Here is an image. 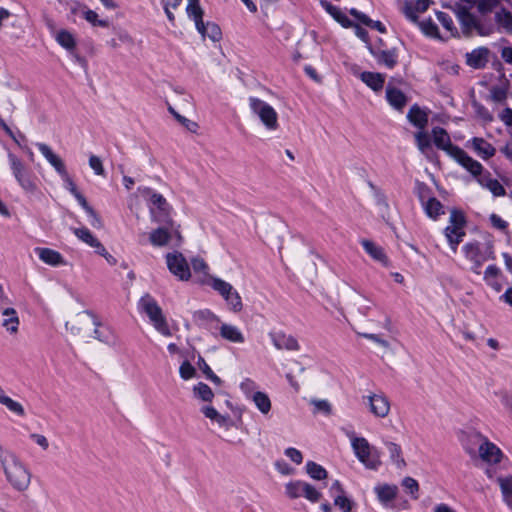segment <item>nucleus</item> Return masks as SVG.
I'll return each mask as SVG.
<instances>
[{
	"instance_id": "f257e3e1",
	"label": "nucleus",
	"mask_w": 512,
	"mask_h": 512,
	"mask_svg": "<svg viewBox=\"0 0 512 512\" xmlns=\"http://www.w3.org/2000/svg\"><path fill=\"white\" fill-rule=\"evenodd\" d=\"M0 463L9 484L18 492L28 489L31 473L15 453L0 446Z\"/></svg>"
},
{
	"instance_id": "f03ea898",
	"label": "nucleus",
	"mask_w": 512,
	"mask_h": 512,
	"mask_svg": "<svg viewBox=\"0 0 512 512\" xmlns=\"http://www.w3.org/2000/svg\"><path fill=\"white\" fill-rule=\"evenodd\" d=\"M138 309L147 315L157 332L165 337L172 335L163 310L152 295L145 293L138 302Z\"/></svg>"
},
{
	"instance_id": "7ed1b4c3",
	"label": "nucleus",
	"mask_w": 512,
	"mask_h": 512,
	"mask_svg": "<svg viewBox=\"0 0 512 512\" xmlns=\"http://www.w3.org/2000/svg\"><path fill=\"white\" fill-rule=\"evenodd\" d=\"M150 194V214L153 222L174 227V221L171 216L172 207L169 205L163 195L153 192L150 188L146 189Z\"/></svg>"
},
{
	"instance_id": "20e7f679",
	"label": "nucleus",
	"mask_w": 512,
	"mask_h": 512,
	"mask_svg": "<svg viewBox=\"0 0 512 512\" xmlns=\"http://www.w3.org/2000/svg\"><path fill=\"white\" fill-rule=\"evenodd\" d=\"M457 19L461 26V31L465 36H470L475 30L480 35H488L491 32V27H485L472 13L469 7H465L460 3H455L453 7Z\"/></svg>"
},
{
	"instance_id": "39448f33",
	"label": "nucleus",
	"mask_w": 512,
	"mask_h": 512,
	"mask_svg": "<svg viewBox=\"0 0 512 512\" xmlns=\"http://www.w3.org/2000/svg\"><path fill=\"white\" fill-rule=\"evenodd\" d=\"M341 301L348 308L355 309L362 315H367L374 306L373 301L358 293L347 283H342L339 287Z\"/></svg>"
},
{
	"instance_id": "423d86ee",
	"label": "nucleus",
	"mask_w": 512,
	"mask_h": 512,
	"mask_svg": "<svg viewBox=\"0 0 512 512\" xmlns=\"http://www.w3.org/2000/svg\"><path fill=\"white\" fill-rule=\"evenodd\" d=\"M351 445L358 460L369 469H377L381 464L379 452L363 437H353Z\"/></svg>"
},
{
	"instance_id": "0eeeda50",
	"label": "nucleus",
	"mask_w": 512,
	"mask_h": 512,
	"mask_svg": "<svg viewBox=\"0 0 512 512\" xmlns=\"http://www.w3.org/2000/svg\"><path fill=\"white\" fill-rule=\"evenodd\" d=\"M8 160L12 173L23 190L34 193L37 190L32 172L13 153H8Z\"/></svg>"
},
{
	"instance_id": "6e6552de",
	"label": "nucleus",
	"mask_w": 512,
	"mask_h": 512,
	"mask_svg": "<svg viewBox=\"0 0 512 512\" xmlns=\"http://www.w3.org/2000/svg\"><path fill=\"white\" fill-rule=\"evenodd\" d=\"M249 106L251 111L259 117L268 130H275L278 127V115L274 108L263 100L250 97Z\"/></svg>"
},
{
	"instance_id": "1a4fd4ad",
	"label": "nucleus",
	"mask_w": 512,
	"mask_h": 512,
	"mask_svg": "<svg viewBox=\"0 0 512 512\" xmlns=\"http://www.w3.org/2000/svg\"><path fill=\"white\" fill-rule=\"evenodd\" d=\"M465 224L466 219L464 214L459 210H452L450 214V225L445 228L444 232L453 251H456L457 245L462 241L465 235Z\"/></svg>"
},
{
	"instance_id": "9d476101",
	"label": "nucleus",
	"mask_w": 512,
	"mask_h": 512,
	"mask_svg": "<svg viewBox=\"0 0 512 512\" xmlns=\"http://www.w3.org/2000/svg\"><path fill=\"white\" fill-rule=\"evenodd\" d=\"M166 262L169 271L180 280H188L190 278L189 265L181 253H168L166 255Z\"/></svg>"
},
{
	"instance_id": "9b49d317",
	"label": "nucleus",
	"mask_w": 512,
	"mask_h": 512,
	"mask_svg": "<svg viewBox=\"0 0 512 512\" xmlns=\"http://www.w3.org/2000/svg\"><path fill=\"white\" fill-rule=\"evenodd\" d=\"M405 16L413 23H416L421 31L428 37L440 39V34L436 23L432 19L419 21L417 14L412 10L411 4L406 3L403 8Z\"/></svg>"
},
{
	"instance_id": "f8f14e48",
	"label": "nucleus",
	"mask_w": 512,
	"mask_h": 512,
	"mask_svg": "<svg viewBox=\"0 0 512 512\" xmlns=\"http://www.w3.org/2000/svg\"><path fill=\"white\" fill-rule=\"evenodd\" d=\"M433 142L435 146L445 151L449 156L453 157L456 154V151L460 149V147L453 145L447 131L442 127H434L432 129Z\"/></svg>"
},
{
	"instance_id": "ddd939ff",
	"label": "nucleus",
	"mask_w": 512,
	"mask_h": 512,
	"mask_svg": "<svg viewBox=\"0 0 512 512\" xmlns=\"http://www.w3.org/2000/svg\"><path fill=\"white\" fill-rule=\"evenodd\" d=\"M370 412L380 418H384L390 411V402L383 394H372L366 397Z\"/></svg>"
},
{
	"instance_id": "4468645a",
	"label": "nucleus",
	"mask_w": 512,
	"mask_h": 512,
	"mask_svg": "<svg viewBox=\"0 0 512 512\" xmlns=\"http://www.w3.org/2000/svg\"><path fill=\"white\" fill-rule=\"evenodd\" d=\"M453 158L477 179L483 176V166L480 162L470 157L463 149L456 151Z\"/></svg>"
},
{
	"instance_id": "2eb2a0df",
	"label": "nucleus",
	"mask_w": 512,
	"mask_h": 512,
	"mask_svg": "<svg viewBox=\"0 0 512 512\" xmlns=\"http://www.w3.org/2000/svg\"><path fill=\"white\" fill-rule=\"evenodd\" d=\"M466 147L471 148L483 160L490 159L496 153L495 147L481 137H473L466 143Z\"/></svg>"
},
{
	"instance_id": "dca6fc26",
	"label": "nucleus",
	"mask_w": 512,
	"mask_h": 512,
	"mask_svg": "<svg viewBox=\"0 0 512 512\" xmlns=\"http://www.w3.org/2000/svg\"><path fill=\"white\" fill-rule=\"evenodd\" d=\"M367 48L379 64H383L389 69H392L396 66L398 62V54L395 48L389 50L375 49L369 43Z\"/></svg>"
},
{
	"instance_id": "f3484780",
	"label": "nucleus",
	"mask_w": 512,
	"mask_h": 512,
	"mask_svg": "<svg viewBox=\"0 0 512 512\" xmlns=\"http://www.w3.org/2000/svg\"><path fill=\"white\" fill-rule=\"evenodd\" d=\"M478 455L484 462L489 464L499 463L503 456L502 451L486 437L479 447Z\"/></svg>"
},
{
	"instance_id": "a211bd4d",
	"label": "nucleus",
	"mask_w": 512,
	"mask_h": 512,
	"mask_svg": "<svg viewBox=\"0 0 512 512\" xmlns=\"http://www.w3.org/2000/svg\"><path fill=\"white\" fill-rule=\"evenodd\" d=\"M37 147L49 164L56 170L60 177H65L68 172L63 160L56 155L51 148L44 143H38Z\"/></svg>"
},
{
	"instance_id": "6ab92c4d",
	"label": "nucleus",
	"mask_w": 512,
	"mask_h": 512,
	"mask_svg": "<svg viewBox=\"0 0 512 512\" xmlns=\"http://www.w3.org/2000/svg\"><path fill=\"white\" fill-rule=\"evenodd\" d=\"M271 340L276 349H286L289 351H298L300 349L297 339L292 335H286L283 332L270 333Z\"/></svg>"
},
{
	"instance_id": "aec40b11",
	"label": "nucleus",
	"mask_w": 512,
	"mask_h": 512,
	"mask_svg": "<svg viewBox=\"0 0 512 512\" xmlns=\"http://www.w3.org/2000/svg\"><path fill=\"white\" fill-rule=\"evenodd\" d=\"M485 440V436L477 431H470L466 433L462 439V445L465 451L470 455L471 458H475L479 451L480 445Z\"/></svg>"
},
{
	"instance_id": "412c9836",
	"label": "nucleus",
	"mask_w": 512,
	"mask_h": 512,
	"mask_svg": "<svg viewBox=\"0 0 512 512\" xmlns=\"http://www.w3.org/2000/svg\"><path fill=\"white\" fill-rule=\"evenodd\" d=\"M2 316L1 326L10 334L18 332L20 320L17 311L11 306L0 311Z\"/></svg>"
},
{
	"instance_id": "4be33fe9",
	"label": "nucleus",
	"mask_w": 512,
	"mask_h": 512,
	"mask_svg": "<svg viewBox=\"0 0 512 512\" xmlns=\"http://www.w3.org/2000/svg\"><path fill=\"white\" fill-rule=\"evenodd\" d=\"M489 49L479 47L466 54V64L474 69L484 68L488 62Z\"/></svg>"
},
{
	"instance_id": "5701e85b",
	"label": "nucleus",
	"mask_w": 512,
	"mask_h": 512,
	"mask_svg": "<svg viewBox=\"0 0 512 512\" xmlns=\"http://www.w3.org/2000/svg\"><path fill=\"white\" fill-rule=\"evenodd\" d=\"M34 251L39 259L47 265L59 266L66 264L63 256L56 250L46 247H36Z\"/></svg>"
},
{
	"instance_id": "b1692460",
	"label": "nucleus",
	"mask_w": 512,
	"mask_h": 512,
	"mask_svg": "<svg viewBox=\"0 0 512 512\" xmlns=\"http://www.w3.org/2000/svg\"><path fill=\"white\" fill-rule=\"evenodd\" d=\"M173 228L174 227L162 225L161 227L154 229L149 235L150 243L156 247L167 245L172 237L170 230H174Z\"/></svg>"
},
{
	"instance_id": "393cba45",
	"label": "nucleus",
	"mask_w": 512,
	"mask_h": 512,
	"mask_svg": "<svg viewBox=\"0 0 512 512\" xmlns=\"http://www.w3.org/2000/svg\"><path fill=\"white\" fill-rule=\"evenodd\" d=\"M363 249L369 254L375 261L380 262L384 266L389 265V260L384 252V249L376 245L373 241L368 239L361 240Z\"/></svg>"
},
{
	"instance_id": "a878e982",
	"label": "nucleus",
	"mask_w": 512,
	"mask_h": 512,
	"mask_svg": "<svg viewBox=\"0 0 512 512\" xmlns=\"http://www.w3.org/2000/svg\"><path fill=\"white\" fill-rule=\"evenodd\" d=\"M408 121L419 129H424L428 124V115L417 104L411 106L407 113Z\"/></svg>"
},
{
	"instance_id": "bb28decb",
	"label": "nucleus",
	"mask_w": 512,
	"mask_h": 512,
	"mask_svg": "<svg viewBox=\"0 0 512 512\" xmlns=\"http://www.w3.org/2000/svg\"><path fill=\"white\" fill-rule=\"evenodd\" d=\"M386 99L388 103L396 110L402 111L407 104L406 95L395 87L388 86L386 89Z\"/></svg>"
},
{
	"instance_id": "cd10ccee",
	"label": "nucleus",
	"mask_w": 512,
	"mask_h": 512,
	"mask_svg": "<svg viewBox=\"0 0 512 512\" xmlns=\"http://www.w3.org/2000/svg\"><path fill=\"white\" fill-rule=\"evenodd\" d=\"M478 182L481 186L487 188L495 197L504 196L506 194V190L502 184L497 179L491 178L489 172L479 177Z\"/></svg>"
},
{
	"instance_id": "c85d7f7f",
	"label": "nucleus",
	"mask_w": 512,
	"mask_h": 512,
	"mask_svg": "<svg viewBox=\"0 0 512 512\" xmlns=\"http://www.w3.org/2000/svg\"><path fill=\"white\" fill-rule=\"evenodd\" d=\"M321 6L326 10V12L331 15L334 20L340 23L343 27L349 28L352 27L353 22L346 16L341 9L328 1L322 0Z\"/></svg>"
},
{
	"instance_id": "c756f323",
	"label": "nucleus",
	"mask_w": 512,
	"mask_h": 512,
	"mask_svg": "<svg viewBox=\"0 0 512 512\" xmlns=\"http://www.w3.org/2000/svg\"><path fill=\"white\" fill-rule=\"evenodd\" d=\"M187 15L195 22L197 30L203 29V9L199 4V0H188L186 7Z\"/></svg>"
},
{
	"instance_id": "7c9ffc66",
	"label": "nucleus",
	"mask_w": 512,
	"mask_h": 512,
	"mask_svg": "<svg viewBox=\"0 0 512 512\" xmlns=\"http://www.w3.org/2000/svg\"><path fill=\"white\" fill-rule=\"evenodd\" d=\"M360 79L374 91H380L385 82L384 75L377 72H362L360 74Z\"/></svg>"
},
{
	"instance_id": "2f4dec72",
	"label": "nucleus",
	"mask_w": 512,
	"mask_h": 512,
	"mask_svg": "<svg viewBox=\"0 0 512 512\" xmlns=\"http://www.w3.org/2000/svg\"><path fill=\"white\" fill-rule=\"evenodd\" d=\"M501 275V270L496 265H489L484 272V281L496 292L502 290V285L498 281V277Z\"/></svg>"
},
{
	"instance_id": "473e14b6",
	"label": "nucleus",
	"mask_w": 512,
	"mask_h": 512,
	"mask_svg": "<svg viewBox=\"0 0 512 512\" xmlns=\"http://www.w3.org/2000/svg\"><path fill=\"white\" fill-rule=\"evenodd\" d=\"M220 335L222 338L233 342V343H243L244 336L241 331L233 325L230 324H222L220 327Z\"/></svg>"
},
{
	"instance_id": "72a5a7b5",
	"label": "nucleus",
	"mask_w": 512,
	"mask_h": 512,
	"mask_svg": "<svg viewBox=\"0 0 512 512\" xmlns=\"http://www.w3.org/2000/svg\"><path fill=\"white\" fill-rule=\"evenodd\" d=\"M349 12L355 19H357L362 24H364L368 27H371L373 29H376L380 33L386 32L385 26L380 21H374V20L370 19L366 14L358 11L355 8L350 9Z\"/></svg>"
},
{
	"instance_id": "f704fd0d",
	"label": "nucleus",
	"mask_w": 512,
	"mask_h": 512,
	"mask_svg": "<svg viewBox=\"0 0 512 512\" xmlns=\"http://www.w3.org/2000/svg\"><path fill=\"white\" fill-rule=\"evenodd\" d=\"M375 493L382 503H388L392 501L397 495V487L394 485H380L375 487Z\"/></svg>"
},
{
	"instance_id": "c9c22d12",
	"label": "nucleus",
	"mask_w": 512,
	"mask_h": 512,
	"mask_svg": "<svg viewBox=\"0 0 512 512\" xmlns=\"http://www.w3.org/2000/svg\"><path fill=\"white\" fill-rule=\"evenodd\" d=\"M203 38H209L213 42L219 41L222 37L220 27L214 22H203V29L197 30Z\"/></svg>"
},
{
	"instance_id": "e433bc0d",
	"label": "nucleus",
	"mask_w": 512,
	"mask_h": 512,
	"mask_svg": "<svg viewBox=\"0 0 512 512\" xmlns=\"http://www.w3.org/2000/svg\"><path fill=\"white\" fill-rule=\"evenodd\" d=\"M252 400L262 414H268L271 410V401L266 393L256 391L252 395Z\"/></svg>"
},
{
	"instance_id": "4c0bfd02",
	"label": "nucleus",
	"mask_w": 512,
	"mask_h": 512,
	"mask_svg": "<svg viewBox=\"0 0 512 512\" xmlns=\"http://www.w3.org/2000/svg\"><path fill=\"white\" fill-rule=\"evenodd\" d=\"M305 485H306V482H304V481H300V480L290 481L285 486L286 495L290 499H296V498L303 496Z\"/></svg>"
},
{
	"instance_id": "58836bf2",
	"label": "nucleus",
	"mask_w": 512,
	"mask_h": 512,
	"mask_svg": "<svg viewBox=\"0 0 512 512\" xmlns=\"http://www.w3.org/2000/svg\"><path fill=\"white\" fill-rule=\"evenodd\" d=\"M74 234L78 239L93 248L100 246L101 242L85 227L74 229Z\"/></svg>"
},
{
	"instance_id": "ea45409f",
	"label": "nucleus",
	"mask_w": 512,
	"mask_h": 512,
	"mask_svg": "<svg viewBox=\"0 0 512 512\" xmlns=\"http://www.w3.org/2000/svg\"><path fill=\"white\" fill-rule=\"evenodd\" d=\"M56 41L68 51H72L76 47L74 36L67 30H60L56 35Z\"/></svg>"
},
{
	"instance_id": "a19ab883",
	"label": "nucleus",
	"mask_w": 512,
	"mask_h": 512,
	"mask_svg": "<svg viewBox=\"0 0 512 512\" xmlns=\"http://www.w3.org/2000/svg\"><path fill=\"white\" fill-rule=\"evenodd\" d=\"M306 472L314 480H324L328 476L325 468L314 461H308L306 463Z\"/></svg>"
},
{
	"instance_id": "79ce46f5",
	"label": "nucleus",
	"mask_w": 512,
	"mask_h": 512,
	"mask_svg": "<svg viewBox=\"0 0 512 512\" xmlns=\"http://www.w3.org/2000/svg\"><path fill=\"white\" fill-rule=\"evenodd\" d=\"M0 403L4 406H6L11 412L19 415L24 416L25 411L23 406L17 402L8 397L4 394L3 390L0 388Z\"/></svg>"
},
{
	"instance_id": "37998d69",
	"label": "nucleus",
	"mask_w": 512,
	"mask_h": 512,
	"mask_svg": "<svg viewBox=\"0 0 512 512\" xmlns=\"http://www.w3.org/2000/svg\"><path fill=\"white\" fill-rule=\"evenodd\" d=\"M211 287L217 291L224 299L234 290L232 285L220 278L211 277Z\"/></svg>"
},
{
	"instance_id": "c03bdc74",
	"label": "nucleus",
	"mask_w": 512,
	"mask_h": 512,
	"mask_svg": "<svg viewBox=\"0 0 512 512\" xmlns=\"http://www.w3.org/2000/svg\"><path fill=\"white\" fill-rule=\"evenodd\" d=\"M425 212L431 218L436 219L440 214H443V205L435 197H431L425 203Z\"/></svg>"
},
{
	"instance_id": "a18cd8bd",
	"label": "nucleus",
	"mask_w": 512,
	"mask_h": 512,
	"mask_svg": "<svg viewBox=\"0 0 512 512\" xmlns=\"http://www.w3.org/2000/svg\"><path fill=\"white\" fill-rule=\"evenodd\" d=\"M193 392L197 398L205 402H211L214 397L212 389L203 382H199L197 385H195Z\"/></svg>"
},
{
	"instance_id": "49530a36",
	"label": "nucleus",
	"mask_w": 512,
	"mask_h": 512,
	"mask_svg": "<svg viewBox=\"0 0 512 512\" xmlns=\"http://www.w3.org/2000/svg\"><path fill=\"white\" fill-rule=\"evenodd\" d=\"M198 367L203 372L208 380L214 383L217 386L222 384V380L212 371L210 366L206 363L205 359L202 356L198 357Z\"/></svg>"
},
{
	"instance_id": "de8ad7c7",
	"label": "nucleus",
	"mask_w": 512,
	"mask_h": 512,
	"mask_svg": "<svg viewBox=\"0 0 512 512\" xmlns=\"http://www.w3.org/2000/svg\"><path fill=\"white\" fill-rule=\"evenodd\" d=\"M387 449L390 454L391 460L396 463L398 467H403L406 465L405 460L402 458V450L401 447L394 442H386Z\"/></svg>"
},
{
	"instance_id": "09e8293b",
	"label": "nucleus",
	"mask_w": 512,
	"mask_h": 512,
	"mask_svg": "<svg viewBox=\"0 0 512 512\" xmlns=\"http://www.w3.org/2000/svg\"><path fill=\"white\" fill-rule=\"evenodd\" d=\"M368 186L373 193L376 205L385 210H388L389 204H388L387 197H386L385 193L380 188H378L376 185H374V183L371 181L368 182Z\"/></svg>"
},
{
	"instance_id": "8fccbe9b",
	"label": "nucleus",
	"mask_w": 512,
	"mask_h": 512,
	"mask_svg": "<svg viewBox=\"0 0 512 512\" xmlns=\"http://www.w3.org/2000/svg\"><path fill=\"white\" fill-rule=\"evenodd\" d=\"M415 140L418 149L426 154L428 150L431 149V140L429 135L424 131H419L415 134Z\"/></svg>"
},
{
	"instance_id": "3c124183",
	"label": "nucleus",
	"mask_w": 512,
	"mask_h": 512,
	"mask_svg": "<svg viewBox=\"0 0 512 512\" xmlns=\"http://www.w3.org/2000/svg\"><path fill=\"white\" fill-rule=\"evenodd\" d=\"M438 21L442 24V26L451 33L452 36H456L458 31L453 24L452 18L445 12L438 11L436 13Z\"/></svg>"
},
{
	"instance_id": "603ef678",
	"label": "nucleus",
	"mask_w": 512,
	"mask_h": 512,
	"mask_svg": "<svg viewBox=\"0 0 512 512\" xmlns=\"http://www.w3.org/2000/svg\"><path fill=\"white\" fill-rule=\"evenodd\" d=\"M497 482L500 486L503 500L512 497V476L498 477Z\"/></svg>"
},
{
	"instance_id": "864d4df0",
	"label": "nucleus",
	"mask_w": 512,
	"mask_h": 512,
	"mask_svg": "<svg viewBox=\"0 0 512 512\" xmlns=\"http://www.w3.org/2000/svg\"><path fill=\"white\" fill-rule=\"evenodd\" d=\"M168 111L175 117V119L180 122L183 126H185L189 131L195 132L198 128V124L194 121L187 119L186 117L180 115L175 111V109L168 105Z\"/></svg>"
},
{
	"instance_id": "5fc2aeb1",
	"label": "nucleus",
	"mask_w": 512,
	"mask_h": 512,
	"mask_svg": "<svg viewBox=\"0 0 512 512\" xmlns=\"http://www.w3.org/2000/svg\"><path fill=\"white\" fill-rule=\"evenodd\" d=\"M84 313L92 317L93 319V324L95 325L94 337L101 342H107L109 340L108 333H106L108 332L107 329H101V324L98 322L97 318L91 312L85 311Z\"/></svg>"
},
{
	"instance_id": "6e6d98bb",
	"label": "nucleus",
	"mask_w": 512,
	"mask_h": 512,
	"mask_svg": "<svg viewBox=\"0 0 512 512\" xmlns=\"http://www.w3.org/2000/svg\"><path fill=\"white\" fill-rule=\"evenodd\" d=\"M225 301L233 312H240L243 308L241 297L236 290H233Z\"/></svg>"
},
{
	"instance_id": "4d7b16f0",
	"label": "nucleus",
	"mask_w": 512,
	"mask_h": 512,
	"mask_svg": "<svg viewBox=\"0 0 512 512\" xmlns=\"http://www.w3.org/2000/svg\"><path fill=\"white\" fill-rule=\"evenodd\" d=\"M83 16H84L85 20L88 21L89 23H91L93 26H101V27L109 26L108 20L99 19L98 14L93 10H90V9L86 10L83 13Z\"/></svg>"
},
{
	"instance_id": "13d9d810",
	"label": "nucleus",
	"mask_w": 512,
	"mask_h": 512,
	"mask_svg": "<svg viewBox=\"0 0 512 512\" xmlns=\"http://www.w3.org/2000/svg\"><path fill=\"white\" fill-rule=\"evenodd\" d=\"M194 319L199 322L200 325L205 322L219 321V318L213 314L210 310H199L194 313Z\"/></svg>"
},
{
	"instance_id": "bf43d9fd",
	"label": "nucleus",
	"mask_w": 512,
	"mask_h": 512,
	"mask_svg": "<svg viewBox=\"0 0 512 512\" xmlns=\"http://www.w3.org/2000/svg\"><path fill=\"white\" fill-rule=\"evenodd\" d=\"M465 256L469 260H475L481 257L480 247L478 243H467L463 246Z\"/></svg>"
},
{
	"instance_id": "052dcab7",
	"label": "nucleus",
	"mask_w": 512,
	"mask_h": 512,
	"mask_svg": "<svg viewBox=\"0 0 512 512\" xmlns=\"http://www.w3.org/2000/svg\"><path fill=\"white\" fill-rule=\"evenodd\" d=\"M402 486L411 494L413 499H418L419 484L414 478L405 477Z\"/></svg>"
},
{
	"instance_id": "680f3d73",
	"label": "nucleus",
	"mask_w": 512,
	"mask_h": 512,
	"mask_svg": "<svg viewBox=\"0 0 512 512\" xmlns=\"http://www.w3.org/2000/svg\"><path fill=\"white\" fill-rule=\"evenodd\" d=\"M334 505L339 507L342 512H350L352 502L344 494L334 496Z\"/></svg>"
},
{
	"instance_id": "e2e57ef3",
	"label": "nucleus",
	"mask_w": 512,
	"mask_h": 512,
	"mask_svg": "<svg viewBox=\"0 0 512 512\" xmlns=\"http://www.w3.org/2000/svg\"><path fill=\"white\" fill-rule=\"evenodd\" d=\"M180 377L184 380L193 378L196 374V369L190 364L189 361H184L179 368Z\"/></svg>"
},
{
	"instance_id": "0e129e2a",
	"label": "nucleus",
	"mask_w": 512,
	"mask_h": 512,
	"mask_svg": "<svg viewBox=\"0 0 512 512\" xmlns=\"http://www.w3.org/2000/svg\"><path fill=\"white\" fill-rule=\"evenodd\" d=\"M321 496L322 494L314 486L306 482L303 497L315 503L320 500Z\"/></svg>"
},
{
	"instance_id": "69168bd1",
	"label": "nucleus",
	"mask_w": 512,
	"mask_h": 512,
	"mask_svg": "<svg viewBox=\"0 0 512 512\" xmlns=\"http://www.w3.org/2000/svg\"><path fill=\"white\" fill-rule=\"evenodd\" d=\"M310 403L312 405H314V407H315L314 413L322 412L325 415H330L331 414V411H332L331 405H330V403L327 400H316V399H313V400H311Z\"/></svg>"
},
{
	"instance_id": "338daca9",
	"label": "nucleus",
	"mask_w": 512,
	"mask_h": 512,
	"mask_svg": "<svg viewBox=\"0 0 512 512\" xmlns=\"http://www.w3.org/2000/svg\"><path fill=\"white\" fill-rule=\"evenodd\" d=\"M477 8L481 14L491 12L497 5L498 0H477Z\"/></svg>"
},
{
	"instance_id": "774afa93",
	"label": "nucleus",
	"mask_w": 512,
	"mask_h": 512,
	"mask_svg": "<svg viewBox=\"0 0 512 512\" xmlns=\"http://www.w3.org/2000/svg\"><path fill=\"white\" fill-rule=\"evenodd\" d=\"M89 166L94 170L96 175H104L105 170L102 161L98 156L91 155L89 157Z\"/></svg>"
}]
</instances>
